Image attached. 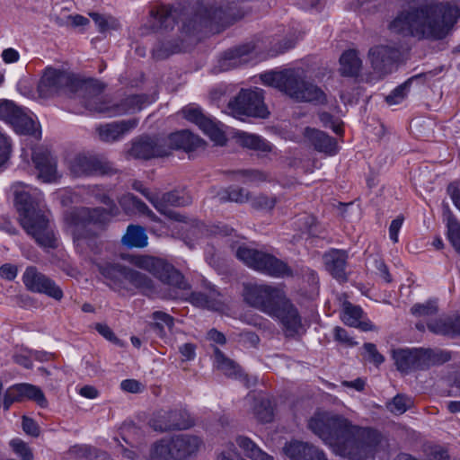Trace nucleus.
Instances as JSON below:
<instances>
[{
  "label": "nucleus",
  "instance_id": "30",
  "mask_svg": "<svg viewBox=\"0 0 460 460\" xmlns=\"http://www.w3.org/2000/svg\"><path fill=\"white\" fill-rule=\"evenodd\" d=\"M419 370H426L439 366L451 359V353L440 349H418Z\"/></svg>",
  "mask_w": 460,
  "mask_h": 460
},
{
  "label": "nucleus",
  "instance_id": "43",
  "mask_svg": "<svg viewBox=\"0 0 460 460\" xmlns=\"http://www.w3.org/2000/svg\"><path fill=\"white\" fill-rule=\"evenodd\" d=\"M218 199L222 202L244 203L250 200V193L247 190L241 187H229L218 193Z\"/></svg>",
  "mask_w": 460,
  "mask_h": 460
},
{
  "label": "nucleus",
  "instance_id": "61",
  "mask_svg": "<svg viewBox=\"0 0 460 460\" xmlns=\"http://www.w3.org/2000/svg\"><path fill=\"white\" fill-rule=\"evenodd\" d=\"M429 460H448L447 451L441 446H430L426 449Z\"/></svg>",
  "mask_w": 460,
  "mask_h": 460
},
{
  "label": "nucleus",
  "instance_id": "54",
  "mask_svg": "<svg viewBox=\"0 0 460 460\" xmlns=\"http://www.w3.org/2000/svg\"><path fill=\"white\" fill-rule=\"evenodd\" d=\"M428 329L435 334L450 336V316L440 317L429 322Z\"/></svg>",
  "mask_w": 460,
  "mask_h": 460
},
{
  "label": "nucleus",
  "instance_id": "44",
  "mask_svg": "<svg viewBox=\"0 0 460 460\" xmlns=\"http://www.w3.org/2000/svg\"><path fill=\"white\" fill-rule=\"evenodd\" d=\"M362 315L363 310L360 306L354 305L349 301L343 303L341 319L346 325L354 327L355 324H358Z\"/></svg>",
  "mask_w": 460,
  "mask_h": 460
},
{
  "label": "nucleus",
  "instance_id": "29",
  "mask_svg": "<svg viewBox=\"0 0 460 460\" xmlns=\"http://www.w3.org/2000/svg\"><path fill=\"white\" fill-rule=\"evenodd\" d=\"M305 137L309 143L319 152L334 155L337 152L336 140L323 131L306 128Z\"/></svg>",
  "mask_w": 460,
  "mask_h": 460
},
{
  "label": "nucleus",
  "instance_id": "12",
  "mask_svg": "<svg viewBox=\"0 0 460 460\" xmlns=\"http://www.w3.org/2000/svg\"><path fill=\"white\" fill-rule=\"evenodd\" d=\"M128 156L138 160H150L169 155V147L163 136H139L130 142Z\"/></svg>",
  "mask_w": 460,
  "mask_h": 460
},
{
  "label": "nucleus",
  "instance_id": "28",
  "mask_svg": "<svg viewBox=\"0 0 460 460\" xmlns=\"http://www.w3.org/2000/svg\"><path fill=\"white\" fill-rule=\"evenodd\" d=\"M173 459L183 460L196 453L201 444V440L191 435H178L172 438Z\"/></svg>",
  "mask_w": 460,
  "mask_h": 460
},
{
  "label": "nucleus",
  "instance_id": "59",
  "mask_svg": "<svg viewBox=\"0 0 460 460\" xmlns=\"http://www.w3.org/2000/svg\"><path fill=\"white\" fill-rule=\"evenodd\" d=\"M18 390V385H14L5 392L3 403L5 411L9 410L13 402L22 401L21 394Z\"/></svg>",
  "mask_w": 460,
  "mask_h": 460
},
{
  "label": "nucleus",
  "instance_id": "42",
  "mask_svg": "<svg viewBox=\"0 0 460 460\" xmlns=\"http://www.w3.org/2000/svg\"><path fill=\"white\" fill-rule=\"evenodd\" d=\"M140 289L144 294H148L154 290V282L146 275L128 268L126 280Z\"/></svg>",
  "mask_w": 460,
  "mask_h": 460
},
{
  "label": "nucleus",
  "instance_id": "9",
  "mask_svg": "<svg viewBox=\"0 0 460 460\" xmlns=\"http://www.w3.org/2000/svg\"><path fill=\"white\" fill-rule=\"evenodd\" d=\"M264 91L255 87L253 89H242L239 93L229 102L228 108L234 117L249 116L265 119L269 115L264 103Z\"/></svg>",
  "mask_w": 460,
  "mask_h": 460
},
{
  "label": "nucleus",
  "instance_id": "1",
  "mask_svg": "<svg viewBox=\"0 0 460 460\" xmlns=\"http://www.w3.org/2000/svg\"><path fill=\"white\" fill-rule=\"evenodd\" d=\"M308 428L335 455L349 460H366L380 442V434L376 430L354 425L339 414H315L309 420Z\"/></svg>",
  "mask_w": 460,
  "mask_h": 460
},
{
  "label": "nucleus",
  "instance_id": "6",
  "mask_svg": "<svg viewBox=\"0 0 460 460\" xmlns=\"http://www.w3.org/2000/svg\"><path fill=\"white\" fill-rule=\"evenodd\" d=\"M246 13L236 7L234 3L226 6L199 4L192 18L184 21L181 31L187 35H193L208 29L218 32L234 22L244 17Z\"/></svg>",
  "mask_w": 460,
  "mask_h": 460
},
{
  "label": "nucleus",
  "instance_id": "11",
  "mask_svg": "<svg viewBox=\"0 0 460 460\" xmlns=\"http://www.w3.org/2000/svg\"><path fill=\"white\" fill-rule=\"evenodd\" d=\"M243 296L246 303L259 310L271 314L286 297L284 291L270 285L244 286Z\"/></svg>",
  "mask_w": 460,
  "mask_h": 460
},
{
  "label": "nucleus",
  "instance_id": "25",
  "mask_svg": "<svg viewBox=\"0 0 460 460\" xmlns=\"http://www.w3.org/2000/svg\"><path fill=\"white\" fill-rule=\"evenodd\" d=\"M32 161L38 171V177L42 181L51 182L57 179V161L49 151L33 152Z\"/></svg>",
  "mask_w": 460,
  "mask_h": 460
},
{
  "label": "nucleus",
  "instance_id": "20",
  "mask_svg": "<svg viewBox=\"0 0 460 460\" xmlns=\"http://www.w3.org/2000/svg\"><path fill=\"white\" fill-rule=\"evenodd\" d=\"M398 57V50L387 46H377L369 50L372 67L380 75L390 73Z\"/></svg>",
  "mask_w": 460,
  "mask_h": 460
},
{
  "label": "nucleus",
  "instance_id": "49",
  "mask_svg": "<svg viewBox=\"0 0 460 460\" xmlns=\"http://www.w3.org/2000/svg\"><path fill=\"white\" fill-rule=\"evenodd\" d=\"M152 319L155 321L152 324V328L158 332L160 335L164 334V326L171 330L174 325V318L162 311L154 312L152 314Z\"/></svg>",
  "mask_w": 460,
  "mask_h": 460
},
{
  "label": "nucleus",
  "instance_id": "37",
  "mask_svg": "<svg viewBox=\"0 0 460 460\" xmlns=\"http://www.w3.org/2000/svg\"><path fill=\"white\" fill-rule=\"evenodd\" d=\"M147 239L144 227L129 225L122 237V243L128 248H144L147 245Z\"/></svg>",
  "mask_w": 460,
  "mask_h": 460
},
{
  "label": "nucleus",
  "instance_id": "27",
  "mask_svg": "<svg viewBox=\"0 0 460 460\" xmlns=\"http://www.w3.org/2000/svg\"><path fill=\"white\" fill-rule=\"evenodd\" d=\"M169 147V154L172 149L192 151L202 145V139L189 130H181L164 137Z\"/></svg>",
  "mask_w": 460,
  "mask_h": 460
},
{
  "label": "nucleus",
  "instance_id": "23",
  "mask_svg": "<svg viewBox=\"0 0 460 460\" xmlns=\"http://www.w3.org/2000/svg\"><path fill=\"white\" fill-rule=\"evenodd\" d=\"M94 264L107 285L113 288H120L123 286L128 267L119 262L108 261H96Z\"/></svg>",
  "mask_w": 460,
  "mask_h": 460
},
{
  "label": "nucleus",
  "instance_id": "63",
  "mask_svg": "<svg viewBox=\"0 0 460 460\" xmlns=\"http://www.w3.org/2000/svg\"><path fill=\"white\" fill-rule=\"evenodd\" d=\"M22 426L26 434L32 437H39L40 427L33 419L25 416L22 417Z\"/></svg>",
  "mask_w": 460,
  "mask_h": 460
},
{
  "label": "nucleus",
  "instance_id": "15",
  "mask_svg": "<svg viewBox=\"0 0 460 460\" xmlns=\"http://www.w3.org/2000/svg\"><path fill=\"white\" fill-rule=\"evenodd\" d=\"M191 202V197L184 190H174L163 193L161 196L156 194L155 198H152L151 199V204L157 211L175 221H183V217L172 210L170 207H184L190 205Z\"/></svg>",
  "mask_w": 460,
  "mask_h": 460
},
{
  "label": "nucleus",
  "instance_id": "5",
  "mask_svg": "<svg viewBox=\"0 0 460 460\" xmlns=\"http://www.w3.org/2000/svg\"><path fill=\"white\" fill-rule=\"evenodd\" d=\"M261 80L265 85L277 88L299 102L325 101L324 93L317 85L305 81V73L301 67L269 71L261 75Z\"/></svg>",
  "mask_w": 460,
  "mask_h": 460
},
{
  "label": "nucleus",
  "instance_id": "35",
  "mask_svg": "<svg viewBox=\"0 0 460 460\" xmlns=\"http://www.w3.org/2000/svg\"><path fill=\"white\" fill-rule=\"evenodd\" d=\"M214 363L217 369L229 377L240 378L243 376L240 367L234 360L227 358L218 348L214 349Z\"/></svg>",
  "mask_w": 460,
  "mask_h": 460
},
{
  "label": "nucleus",
  "instance_id": "34",
  "mask_svg": "<svg viewBox=\"0 0 460 460\" xmlns=\"http://www.w3.org/2000/svg\"><path fill=\"white\" fill-rule=\"evenodd\" d=\"M89 226H88V227ZM76 227L77 230L75 236L76 246L82 250L87 248L94 255L100 254L102 252V243L97 240L95 234H89L88 230H86L87 226L85 227L80 225Z\"/></svg>",
  "mask_w": 460,
  "mask_h": 460
},
{
  "label": "nucleus",
  "instance_id": "47",
  "mask_svg": "<svg viewBox=\"0 0 460 460\" xmlns=\"http://www.w3.org/2000/svg\"><path fill=\"white\" fill-rule=\"evenodd\" d=\"M413 404L411 397L403 394L395 395L393 400L387 402V409L394 414L401 415L410 409Z\"/></svg>",
  "mask_w": 460,
  "mask_h": 460
},
{
  "label": "nucleus",
  "instance_id": "21",
  "mask_svg": "<svg viewBox=\"0 0 460 460\" xmlns=\"http://www.w3.org/2000/svg\"><path fill=\"white\" fill-rule=\"evenodd\" d=\"M348 252L344 250L332 249L323 255L326 270L339 282H346Z\"/></svg>",
  "mask_w": 460,
  "mask_h": 460
},
{
  "label": "nucleus",
  "instance_id": "13",
  "mask_svg": "<svg viewBox=\"0 0 460 460\" xmlns=\"http://www.w3.org/2000/svg\"><path fill=\"white\" fill-rule=\"evenodd\" d=\"M26 288L31 292L45 294L60 301L63 298L62 288L54 280L39 272L35 267H28L22 275Z\"/></svg>",
  "mask_w": 460,
  "mask_h": 460
},
{
  "label": "nucleus",
  "instance_id": "18",
  "mask_svg": "<svg viewBox=\"0 0 460 460\" xmlns=\"http://www.w3.org/2000/svg\"><path fill=\"white\" fill-rule=\"evenodd\" d=\"M138 119L131 118L110 123L101 124L96 128V132L101 141L113 144L121 141L138 125Z\"/></svg>",
  "mask_w": 460,
  "mask_h": 460
},
{
  "label": "nucleus",
  "instance_id": "48",
  "mask_svg": "<svg viewBox=\"0 0 460 460\" xmlns=\"http://www.w3.org/2000/svg\"><path fill=\"white\" fill-rule=\"evenodd\" d=\"M447 228L450 243L460 253V222L454 216H448Z\"/></svg>",
  "mask_w": 460,
  "mask_h": 460
},
{
  "label": "nucleus",
  "instance_id": "8",
  "mask_svg": "<svg viewBox=\"0 0 460 460\" xmlns=\"http://www.w3.org/2000/svg\"><path fill=\"white\" fill-rule=\"evenodd\" d=\"M236 257L248 267L269 276L274 278L293 276L292 269L271 254L241 246L236 251Z\"/></svg>",
  "mask_w": 460,
  "mask_h": 460
},
{
  "label": "nucleus",
  "instance_id": "56",
  "mask_svg": "<svg viewBox=\"0 0 460 460\" xmlns=\"http://www.w3.org/2000/svg\"><path fill=\"white\" fill-rule=\"evenodd\" d=\"M10 447L13 452L22 458V460H33L31 448L20 438H14L10 441Z\"/></svg>",
  "mask_w": 460,
  "mask_h": 460
},
{
  "label": "nucleus",
  "instance_id": "14",
  "mask_svg": "<svg viewBox=\"0 0 460 460\" xmlns=\"http://www.w3.org/2000/svg\"><path fill=\"white\" fill-rule=\"evenodd\" d=\"M181 112L184 119L196 124L211 140L217 145H224L226 141L224 132L216 121L203 113L199 106L195 104L187 105L181 109Z\"/></svg>",
  "mask_w": 460,
  "mask_h": 460
},
{
  "label": "nucleus",
  "instance_id": "62",
  "mask_svg": "<svg viewBox=\"0 0 460 460\" xmlns=\"http://www.w3.org/2000/svg\"><path fill=\"white\" fill-rule=\"evenodd\" d=\"M94 328L102 337H104L109 341L116 345H121L120 340L115 335L113 331L107 324L96 323Z\"/></svg>",
  "mask_w": 460,
  "mask_h": 460
},
{
  "label": "nucleus",
  "instance_id": "38",
  "mask_svg": "<svg viewBox=\"0 0 460 460\" xmlns=\"http://www.w3.org/2000/svg\"><path fill=\"white\" fill-rule=\"evenodd\" d=\"M340 71L344 76H356L361 68V60L354 49L345 51L340 58Z\"/></svg>",
  "mask_w": 460,
  "mask_h": 460
},
{
  "label": "nucleus",
  "instance_id": "24",
  "mask_svg": "<svg viewBox=\"0 0 460 460\" xmlns=\"http://www.w3.org/2000/svg\"><path fill=\"white\" fill-rule=\"evenodd\" d=\"M182 10L178 7L162 5L151 10L152 28L155 31H171L177 23Z\"/></svg>",
  "mask_w": 460,
  "mask_h": 460
},
{
  "label": "nucleus",
  "instance_id": "40",
  "mask_svg": "<svg viewBox=\"0 0 460 460\" xmlns=\"http://www.w3.org/2000/svg\"><path fill=\"white\" fill-rule=\"evenodd\" d=\"M236 444L243 450L244 455L252 460H274L262 451L251 438L243 436L236 438Z\"/></svg>",
  "mask_w": 460,
  "mask_h": 460
},
{
  "label": "nucleus",
  "instance_id": "55",
  "mask_svg": "<svg viewBox=\"0 0 460 460\" xmlns=\"http://www.w3.org/2000/svg\"><path fill=\"white\" fill-rule=\"evenodd\" d=\"M89 15L93 20L100 32L115 30L118 27L117 20L111 16L106 17L97 13H91Z\"/></svg>",
  "mask_w": 460,
  "mask_h": 460
},
{
  "label": "nucleus",
  "instance_id": "33",
  "mask_svg": "<svg viewBox=\"0 0 460 460\" xmlns=\"http://www.w3.org/2000/svg\"><path fill=\"white\" fill-rule=\"evenodd\" d=\"M119 205L126 213L138 212L146 215L153 221L158 220L155 214L140 199L131 193L123 195L119 199Z\"/></svg>",
  "mask_w": 460,
  "mask_h": 460
},
{
  "label": "nucleus",
  "instance_id": "22",
  "mask_svg": "<svg viewBox=\"0 0 460 460\" xmlns=\"http://www.w3.org/2000/svg\"><path fill=\"white\" fill-rule=\"evenodd\" d=\"M283 450L291 460H328L323 450L307 442L291 441Z\"/></svg>",
  "mask_w": 460,
  "mask_h": 460
},
{
  "label": "nucleus",
  "instance_id": "32",
  "mask_svg": "<svg viewBox=\"0 0 460 460\" xmlns=\"http://www.w3.org/2000/svg\"><path fill=\"white\" fill-rule=\"evenodd\" d=\"M252 413L258 421L269 423L274 418V404L271 399L266 396H256L252 399Z\"/></svg>",
  "mask_w": 460,
  "mask_h": 460
},
{
  "label": "nucleus",
  "instance_id": "17",
  "mask_svg": "<svg viewBox=\"0 0 460 460\" xmlns=\"http://www.w3.org/2000/svg\"><path fill=\"white\" fill-rule=\"evenodd\" d=\"M68 169L75 177H86L93 174H107L111 166L92 155L77 154L68 162Z\"/></svg>",
  "mask_w": 460,
  "mask_h": 460
},
{
  "label": "nucleus",
  "instance_id": "46",
  "mask_svg": "<svg viewBox=\"0 0 460 460\" xmlns=\"http://www.w3.org/2000/svg\"><path fill=\"white\" fill-rule=\"evenodd\" d=\"M181 51V46L178 42L159 41L152 49V55L156 59H164L170 55Z\"/></svg>",
  "mask_w": 460,
  "mask_h": 460
},
{
  "label": "nucleus",
  "instance_id": "57",
  "mask_svg": "<svg viewBox=\"0 0 460 460\" xmlns=\"http://www.w3.org/2000/svg\"><path fill=\"white\" fill-rule=\"evenodd\" d=\"M251 205L255 209L271 210L276 205V198L259 195L250 199Z\"/></svg>",
  "mask_w": 460,
  "mask_h": 460
},
{
  "label": "nucleus",
  "instance_id": "53",
  "mask_svg": "<svg viewBox=\"0 0 460 460\" xmlns=\"http://www.w3.org/2000/svg\"><path fill=\"white\" fill-rule=\"evenodd\" d=\"M437 300H429L423 304H415L411 308V313L418 317L430 316L438 313Z\"/></svg>",
  "mask_w": 460,
  "mask_h": 460
},
{
  "label": "nucleus",
  "instance_id": "51",
  "mask_svg": "<svg viewBox=\"0 0 460 460\" xmlns=\"http://www.w3.org/2000/svg\"><path fill=\"white\" fill-rule=\"evenodd\" d=\"M411 86V79L398 85L390 94L385 97V101L389 105H394L402 102L406 97Z\"/></svg>",
  "mask_w": 460,
  "mask_h": 460
},
{
  "label": "nucleus",
  "instance_id": "7",
  "mask_svg": "<svg viewBox=\"0 0 460 460\" xmlns=\"http://www.w3.org/2000/svg\"><path fill=\"white\" fill-rule=\"evenodd\" d=\"M88 192L94 197L97 201L106 205L107 208H90L85 207L75 208L69 214L71 223L75 226L82 225L85 227L93 226L94 227L102 228L111 217L119 214V208L102 186H91L89 187Z\"/></svg>",
  "mask_w": 460,
  "mask_h": 460
},
{
  "label": "nucleus",
  "instance_id": "16",
  "mask_svg": "<svg viewBox=\"0 0 460 460\" xmlns=\"http://www.w3.org/2000/svg\"><path fill=\"white\" fill-rule=\"evenodd\" d=\"M193 424L189 414L180 410L159 411L149 420V425L156 431L186 429Z\"/></svg>",
  "mask_w": 460,
  "mask_h": 460
},
{
  "label": "nucleus",
  "instance_id": "64",
  "mask_svg": "<svg viewBox=\"0 0 460 460\" xmlns=\"http://www.w3.org/2000/svg\"><path fill=\"white\" fill-rule=\"evenodd\" d=\"M364 349L368 355L370 361L376 365H380L384 362L385 358L377 351L376 347L373 343H365Z\"/></svg>",
  "mask_w": 460,
  "mask_h": 460
},
{
  "label": "nucleus",
  "instance_id": "19",
  "mask_svg": "<svg viewBox=\"0 0 460 460\" xmlns=\"http://www.w3.org/2000/svg\"><path fill=\"white\" fill-rule=\"evenodd\" d=\"M270 315L279 319L289 336L298 333L303 328L302 319L296 307L287 297Z\"/></svg>",
  "mask_w": 460,
  "mask_h": 460
},
{
  "label": "nucleus",
  "instance_id": "4",
  "mask_svg": "<svg viewBox=\"0 0 460 460\" xmlns=\"http://www.w3.org/2000/svg\"><path fill=\"white\" fill-rule=\"evenodd\" d=\"M37 91L43 99L62 94L79 98L85 107L87 100L98 98L99 93L103 91V85L97 80H80L65 70L47 67L38 84Z\"/></svg>",
  "mask_w": 460,
  "mask_h": 460
},
{
  "label": "nucleus",
  "instance_id": "60",
  "mask_svg": "<svg viewBox=\"0 0 460 460\" xmlns=\"http://www.w3.org/2000/svg\"><path fill=\"white\" fill-rule=\"evenodd\" d=\"M237 341L246 348H251L257 346L260 338L255 332L243 331L238 334Z\"/></svg>",
  "mask_w": 460,
  "mask_h": 460
},
{
  "label": "nucleus",
  "instance_id": "41",
  "mask_svg": "<svg viewBox=\"0 0 460 460\" xmlns=\"http://www.w3.org/2000/svg\"><path fill=\"white\" fill-rule=\"evenodd\" d=\"M17 385L22 401L24 398H27L34 401L41 408H46L48 406V401L40 387L27 383L17 384Z\"/></svg>",
  "mask_w": 460,
  "mask_h": 460
},
{
  "label": "nucleus",
  "instance_id": "26",
  "mask_svg": "<svg viewBox=\"0 0 460 460\" xmlns=\"http://www.w3.org/2000/svg\"><path fill=\"white\" fill-rule=\"evenodd\" d=\"M253 47L247 44L226 51L218 60L220 71L238 67L249 61Z\"/></svg>",
  "mask_w": 460,
  "mask_h": 460
},
{
  "label": "nucleus",
  "instance_id": "52",
  "mask_svg": "<svg viewBox=\"0 0 460 460\" xmlns=\"http://www.w3.org/2000/svg\"><path fill=\"white\" fill-rule=\"evenodd\" d=\"M21 109L12 101H0V119L10 124Z\"/></svg>",
  "mask_w": 460,
  "mask_h": 460
},
{
  "label": "nucleus",
  "instance_id": "36",
  "mask_svg": "<svg viewBox=\"0 0 460 460\" xmlns=\"http://www.w3.org/2000/svg\"><path fill=\"white\" fill-rule=\"evenodd\" d=\"M16 133L38 137V131L34 120L22 108L13 119L10 122Z\"/></svg>",
  "mask_w": 460,
  "mask_h": 460
},
{
  "label": "nucleus",
  "instance_id": "10",
  "mask_svg": "<svg viewBox=\"0 0 460 460\" xmlns=\"http://www.w3.org/2000/svg\"><path fill=\"white\" fill-rule=\"evenodd\" d=\"M102 91L98 98H90L85 102V108L89 111L107 114L110 117L122 116L140 111L150 103L148 96L146 94H132L122 99L119 102L112 105L102 102Z\"/></svg>",
  "mask_w": 460,
  "mask_h": 460
},
{
  "label": "nucleus",
  "instance_id": "31",
  "mask_svg": "<svg viewBox=\"0 0 460 460\" xmlns=\"http://www.w3.org/2000/svg\"><path fill=\"white\" fill-rule=\"evenodd\" d=\"M396 367L401 372L419 370L418 349H399L393 351Z\"/></svg>",
  "mask_w": 460,
  "mask_h": 460
},
{
  "label": "nucleus",
  "instance_id": "2",
  "mask_svg": "<svg viewBox=\"0 0 460 460\" xmlns=\"http://www.w3.org/2000/svg\"><path fill=\"white\" fill-rule=\"evenodd\" d=\"M129 262L134 266L150 272L163 283L172 288L169 295L172 299L188 300L193 305L210 310H219L222 306L220 294L215 288L208 293L192 292L183 275L172 264L149 255H132Z\"/></svg>",
  "mask_w": 460,
  "mask_h": 460
},
{
  "label": "nucleus",
  "instance_id": "58",
  "mask_svg": "<svg viewBox=\"0 0 460 460\" xmlns=\"http://www.w3.org/2000/svg\"><path fill=\"white\" fill-rule=\"evenodd\" d=\"M11 151V138L0 129V167L9 159Z\"/></svg>",
  "mask_w": 460,
  "mask_h": 460
},
{
  "label": "nucleus",
  "instance_id": "45",
  "mask_svg": "<svg viewBox=\"0 0 460 460\" xmlns=\"http://www.w3.org/2000/svg\"><path fill=\"white\" fill-rule=\"evenodd\" d=\"M152 460H171L173 459L172 439H161L155 443L151 451Z\"/></svg>",
  "mask_w": 460,
  "mask_h": 460
},
{
  "label": "nucleus",
  "instance_id": "50",
  "mask_svg": "<svg viewBox=\"0 0 460 460\" xmlns=\"http://www.w3.org/2000/svg\"><path fill=\"white\" fill-rule=\"evenodd\" d=\"M237 173L243 178L244 183H261L270 180L269 173L257 169L241 170Z\"/></svg>",
  "mask_w": 460,
  "mask_h": 460
},
{
  "label": "nucleus",
  "instance_id": "3",
  "mask_svg": "<svg viewBox=\"0 0 460 460\" xmlns=\"http://www.w3.org/2000/svg\"><path fill=\"white\" fill-rule=\"evenodd\" d=\"M14 208L18 221L26 234L44 250L58 247V238L53 225L47 214L39 205L38 200L25 190L15 187Z\"/></svg>",
  "mask_w": 460,
  "mask_h": 460
},
{
  "label": "nucleus",
  "instance_id": "39",
  "mask_svg": "<svg viewBox=\"0 0 460 460\" xmlns=\"http://www.w3.org/2000/svg\"><path fill=\"white\" fill-rule=\"evenodd\" d=\"M238 141L243 147L255 151L270 153L272 150V145L258 135L242 132L239 134Z\"/></svg>",
  "mask_w": 460,
  "mask_h": 460
}]
</instances>
